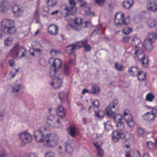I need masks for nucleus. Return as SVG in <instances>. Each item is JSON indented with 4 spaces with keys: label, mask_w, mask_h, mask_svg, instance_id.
Segmentation results:
<instances>
[{
    "label": "nucleus",
    "mask_w": 157,
    "mask_h": 157,
    "mask_svg": "<svg viewBox=\"0 0 157 157\" xmlns=\"http://www.w3.org/2000/svg\"><path fill=\"white\" fill-rule=\"evenodd\" d=\"M34 136L36 141L40 142H43L47 147H53L58 144L59 137L55 133L47 134L44 136L42 131L39 129L34 132Z\"/></svg>",
    "instance_id": "f257e3e1"
},
{
    "label": "nucleus",
    "mask_w": 157,
    "mask_h": 157,
    "mask_svg": "<svg viewBox=\"0 0 157 157\" xmlns=\"http://www.w3.org/2000/svg\"><path fill=\"white\" fill-rule=\"evenodd\" d=\"M118 130L113 131L112 132V138L115 142H117L120 139L124 140V143L129 140V138L126 137V135L122 131L124 129V125L122 121H118L116 125Z\"/></svg>",
    "instance_id": "f03ea898"
},
{
    "label": "nucleus",
    "mask_w": 157,
    "mask_h": 157,
    "mask_svg": "<svg viewBox=\"0 0 157 157\" xmlns=\"http://www.w3.org/2000/svg\"><path fill=\"white\" fill-rule=\"evenodd\" d=\"M134 54L136 55L135 59L141 62L144 67L147 68L148 66L149 59L148 57L145 55L143 50L139 48L136 49Z\"/></svg>",
    "instance_id": "7ed1b4c3"
},
{
    "label": "nucleus",
    "mask_w": 157,
    "mask_h": 157,
    "mask_svg": "<svg viewBox=\"0 0 157 157\" xmlns=\"http://www.w3.org/2000/svg\"><path fill=\"white\" fill-rule=\"evenodd\" d=\"M124 14L119 12L116 13L115 15L114 21L115 25L117 27H121L123 25H127L130 22V17L128 15L127 17L123 19Z\"/></svg>",
    "instance_id": "20e7f679"
},
{
    "label": "nucleus",
    "mask_w": 157,
    "mask_h": 157,
    "mask_svg": "<svg viewBox=\"0 0 157 157\" xmlns=\"http://www.w3.org/2000/svg\"><path fill=\"white\" fill-rule=\"evenodd\" d=\"M1 25L4 31L9 34H13L16 31L14 22L12 20L4 19L1 22Z\"/></svg>",
    "instance_id": "39448f33"
},
{
    "label": "nucleus",
    "mask_w": 157,
    "mask_h": 157,
    "mask_svg": "<svg viewBox=\"0 0 157 157\" xmlns=\"http://www.w3.org/2000/svg\"><path fill=\"white\" fill-rule=\"evenodd\" d=\"M26 51V49L23 46H20L18 43H17L14 46L13 48L10 50V54L12 58L16 59L20 52H22L21 57H23L25 56L26 54L25 52Z\"/></svg>",
    "instance_id": "423d86ee"
},
{
    "label": "nucleus",
    "mask_w": 157,
    "mask_h": 157,
    "mask_svg": "<svg viewBox=\"0 0 157 157\" xmlns=\"http://www.w3.org/2000/svg\"><path fill=\"white\" fill-rule=\"evenodd\" d=\"M55 71L51 70L50 71V75L53 80L51 83V85L53 86L54 89L59 87L63 83L62 79L59 77L55 76Z\"/></svg>",
    "instance_id": "0eeeda50"
},
{
    "label": "nucleus",
    "mask_w": 157,
    "mask_h": 157,
    "mask_svg": "<svg viewBox=\"0 0 157 157\" xmlns=\"http://www.w3.org/2000/svg\"><path fill=\"white\" fill-rule=\"evenodd\" d=\"M152 111L150 115V112H148L143 115L144 120L147 123H152L154 120V117H157V109L152 107Z\"/></svg>",
    "instance_id": "6e6552de"
},
{
    "label": "nucleus",
    "mask_w": 157,
    "mask_h": 157,
    "mask_svg": "<svg viewBox=\"0 0 157 157\" xmlns=\"http://www.w3.org/2000/svg\"><path fill=\"white\" fill-rule=\"evenodd\" d=\"M48 63L51 64V67L54 68L53 70H51L55 71V73H56L57 70L59 69L61 67L62 62L60 59H54L50 58L48 60Z\"/></svg>",
    "instance_id": "1a4fd4ad"
},
{
    "label": "nucleus",
    "mask_w": 157,
    "mask_h": 157,
    "mask_svg": "<svg viewBox=\"0 0 157 157\" xmlns=\"http://www.w3.org/2000/svg\"><path fill=\"white\" fill-rule=\"evenodd\" d=\"M18 136L20 141L23 144L30 142L32 141L31 135L27 131L21 132L18 134Z\"/></svg>",
    "instance_id": "9d476101"
},
{
    "label": "nucleus",
    "mask_w": 157,
    "mask_h": 157,
    "mask_svg": "<svg viewBox=\"0 0 157 157\" xmlns=\"http://www.w3.org/2000/svg\"><path fill=\"white\" fill-rule=\"evenodd\" d=\"M46 122L49 125L55 128H58L60 124L59 119L55 118L54 115L48 116L47 118Z\"/></svg>",
    "instance_id": "9b49d317"
},
{
    "label": "nucleus",
    "mask_w": 157,
    "mask_h": 157,
    "mask_svg": "<svg viewBox=\"0 0 157 157\" xmlns=\"http://www.w3.org/2000/svg\"><path fill=\"white\" fill-rule=\"evenodd\" d=\"M148 37L144 40L143 45L146 51H150L153 49L152 44L155 42V40L150 35H148Z\"/></svg>",
    "instance_id": "f8f14e48"
},
{
    "label": "nucleus",
    "mask_w": 157,
    "mask_h": 157,
    "mask_svg": "<svg viewBox=\"0 0 157 157\" xmlns=\"http://www.w3.org/2000/svg\"><path fill=\"white\" fill-rule=\"evenodd\" d=\"M116 105L114 103H110L109 105L105 108L106 114L108 117H111L115 114V112L118 110V108L116 109Z\"/></svg>",
    "instance_id": "ddd939ff"
},
{
    "label": "nucleus",
    "mask_w": 157,
    "mask_h": 157,
    "mask_svg": "<svg viewBox=\"0 0 157 157\" xmlns=\"http://www.w3.org/2000/svg\"><path fill=\"white\" fill-rule=\"evenodd\" d=\"M63 6H65L63 10L66 11V13L63 16L64 17H68L70 15L73 16L76 13L77 10V8L76 7L71 6L68 7L65 5Z\"/></svg>",
    "instance_id": "4468645a"
},
{
    "label": "nucleus",
    "mask_w": 157,
    "mask_h": 157,
    "mask_svg": "<svg viewBox=\"0 0 157 157\" xmlns=\"http://www.w3.org/2000/svg\"><path fill=\"white\" fill-rule=\"evenodd\" d=\"M82 19L81 18H78L75 17L74 20V22L75 26H72L71 25H70L75 30L77 31H79L81 29V27L79 25H80L82 24Z\"/></svg>",
    "instance_id": "2eb2a0df"
},
{
    "label": "nucleus",
    "mask_w": 157,
    "mask_h": 157,
    "mask_svg": "<svg viewBox=\"0 0 157 157\" xmlns=\"http://www.w3.org/2000/svg\"><path fill=\"white\" fill-rule=\"evenodd\" d=\"M48 31L50 34L55 36L58 34V28L55 25H51L48 28Z\"/></svg>",
    "instance_id": "dca6fc26"
},
{
    "label": "nucleus",
    "mask_w": 157,
    "mask_h": 157,
    "mask_svg": "<svg viewBox=\"0 0 157 157\" xmlns=\"http://www.w3.org/2000/svg\"><path fill=\"white\" fill-rule=\"evenodd\" d=\"M147 8L148 10L151 11H157V2L155 0H153L147 5Z\"/></svg>",
    "instance_id": "f3484780"
},
{
    "label": "nucleus",
    "mask_w": 157,
    "mask_h": 157,
    "mask_svg": "<svg viewBox=\"0 0 157 157\" xmlns=\"http://www.w3.org/2000/svg\"><path fill=\"white\" fill-rule=\"evenodd\" d=\"M57 115L60 118L63 119L65 116V113L64 112V109L61 106H59L56 110Z\"/></svg>",
    "instance_id": "a211bd4d"
},
{
    "label": "nucleus",
    "mask_w": 157,
    "mask_h": 157,
    "mask_svg": "<svg viewBox=\"0 0 157 157\" xmlns=\"http://www.w3.org/2000/svg\"><path fill=\"white\" fill-rule=\"evenodd\" d=\"M13 12L15 16L18 17L22 15L23 11L17 5H14L12 8Z\"/></svg>",
    "instance_id": "6ab92c4d"
},
{
    "label": "nucleus",
    "mask_w": 157,
    "mask_h": 157,
    "mask_svg": "<svg viewBox=\"0 0 157 157\" xmlns=\"http://www.w3.org/2000/svg\"><path fill=\"white\" fill-rule=\"evenodd\" d=\"M69 134L72 137H75L78 134V130L75 126H70L68 128Z\"/></svg>",
    "instance_id": "aec40b11"
},
{
    "label": "nucleus",
    "mask_w": 157,
    "mask_h": 157,
    "mask_svg": "<svg viewBox=\"0 0 157 157\" xmlns=\"http://www.w3.org/2000/svg\"><path fill=\"white\" fill-rule=\"evenodd\" d=\"M132 44L133 46L136 48L140 47V45L142 44H141V41L140 39L137 37L136 36H134L133 38V40L132 41Z\"/></svg>",
    "instance_id": "412c9836"
},
{
    "label": "nucleus",
    "mask_w": 157,
    "mask_h": 157,
    "mask_svg": "<svg viewBox=\"0 0 157 157\" xmlns=\"http://www.w3.org/2000/svg\"><path fill=\"white\" fill-rule=\"evenodd\" d=\"M59 98L62 103H64L67 100V95L63 91H61L59 94Z\"/></svg>",
    "instance_id": "4be33fe9"
},
{
    "label": "nucleus",
    "mask_w": 157,
    "mask_h": 157,
    "mask_svg": "<svg viewBox=\"0 0 157 157\" xmlns=\"http://www.w3.org/2000/svg\"><path fill=\"white\" fill-rule=\"evenodd\" d=\"M146 74L143 71H138L137 75L138 79L140 81H142L145 78Z\"/></svg>",
    "instance_id": "5701e85b"
},
{
    "label": "nucleus",
    "mask_w": 157,
    "mask_h": 157,
    "mask_svg": "<svg viewBox=\"0 0 157 157\" xmlns=\"http://www.w3.org/2000/svg\"><path fill=\"white\" fill-rule=\"evenodd\" d=\"M75 48L73 44H71L67 46L66 49V52L68 54H71L74 52Z\"/></svg>",
    "instance_id": "b1692460"
},
{
    "label": "nucleus",
    "mask_w": 157,
    "mask_h": 157,
    "mask_svg": "<svg viewBox=\"0 0 157 157\" xmlns=\"http://www.w3.org/2000/svg\"><path fill=\"white\" fill-rule=\"evenodd\" d=\"M74 145H70L69 144H66L65 146V151L68 153H71L74 149Z\"/></svg>",
    "instance_id": "393cba45"
},
{
    "label": "nucleus",
    "mask_w": 157,
    "mask_h": 157,
    "mask_svg": "<svg viewBox=\"0 0 157 157\" xmlns=\"http://www.w3.org/2000/svg\"><path fill=\"white\" fill-rule=\"evenodd\" d=\"M100 92L99 88L96 85L92 86L90 93L92 94H98Z\"/></svg>",
    "instance_id": "a878e982"
},
{
    "label": "nucleus",
    "mask_w": 157,
    "mask_h": 157,
    "mask_svg": "<svg viewBox=\"0 0 157 157\" xmlns=\"http://www.w3.org/2000/svg\"><path fill=\"white\" fill-rule=\"evenodd\" d=\"M103 124H104L105 128L106 131H109L110 130L112 129V125L110 121H107L106 122L104 123Z\"/></svg>",
    "instance_id": "bb28decb"
},
{
    "label": "nucleus",
    "mask_w": 157,
    "mask_h": 157,
    "mask_svg": "<svg viewBox=\"0 0 157 157\" xmlns=\"http://www.w3.org/2000/svg\"><path fill=\"white\" fill-rule=\"evenodd\" d=\"M63 71L65 74L68 75L70 73V68L69 64L65 63L64 65Z\"/></svg>",
    "instance_id": "cd10ccee"
},
{
    "label": "nucleus",
    "mask_w": 157,
    "mask_h": 157,
    "mask_svg": "<svg viewBox=\"0 0 157 157\" xmlns=\"http://www.w3.org/2000/svg\"><path fill=\"white\" fill-rule=\"evenodd\" d=\"M138 68L136 66H132L129 68L128 70V72L130 73L132 72L133 73L130 74L132 76H134L135 72H138Z\"/></svg>",
    "instance_id": "c85d7f7f"
},
{
    "label": "nucleus",
    "mask_w": 157,
    "mask_h": 157,
    "mask_svg": "<svg viewBox=\"0 0 157 157\" xmlns=\"http://www.w3.org/2000/svg\"><path fill=\"white\" fill-rule=\"evenodd\" d=\"M94 114L95 117L101 119L104 117L105 114V112L103 110H100L98 112L95 111Z\"/></svg>",
    "instance_id": "c756f323"
},
{
    "label": "nucleus",
    "mask_w": 157,
    "mask_h": 157,
    "mask_svg": "<svg viewBox=\"0 0 157 157\" xmlns=\"http://www.w3.org/2000/svg\"><path fill=\"white\" fill-rule=\"evenodd\" d=\"M156 24V22L152 19H149L147 21V25L149 28L154 27L155 26Z\"/></svg>",
    "instance_id": "7c9ffc66"
},
{
    "label": "nucleus",
    "mask_w": 157,
    "mask_h": 157,
    "mask_svg": "<svg viewBox=\"0 0 157 157\" xmlns=\"http://www.w3.org/2000/svg\"><path fill=\"white\" fill-rule=\"evenodd\" d=\"M13 39L11 37H8L4 40V45L6 46H9L12 43Z\"/></svg>",
    "instance_id": "2f4dec72"
},
{
    "label": "nucleus",
    "mask_w": 157,
    "mask_h": 157,
    "mask_svg": "<svg viewBox=\"0 0 157 157\" xmlns=\"http://www.w3.org/2000/svg\"><path fill=\"white\" fill-rule=\"evenodd\" d=\"M7 2L5 1H2L0 4V9L3 11L6 10L7 9Z\"/></svg>",
    "instance_id": "473e14b6"
},
{
    "label": "nucleus",
    "mask_w": 157,
    "mask_h": 157,
    "mask_svg": "<svg viewBox=\"0 0 157 157\" xmlns=\"http://www.w3.org/2000/svg\"><path fill=\"white\" fill-rule=\"evenodd\" d=\"M154 98V96L152 93H149L146 96V99L147 101L151 102L152 101Z\"/></svg>",
    "instance_id": "72a5a7b5"
},
{
    "label": "nucleus",
    "mask_w": 157,
    "mask_h": 157,
    "mask_svg": "<svg viewBox=\"0 0 157 157\" xmlns=\"http://www.w3.org/2000/svg\"><path fill=\"white\" fill-rule=\"evenodd\" d=\"M20 85L19 84H16L12 86V92L18 93L20 90Z\"/></svg>",
    "instance_id": "f704fd0d"
},
{
    "label": "nucleus",
    "mask_w": 157,
    "mask_h": 157,
    "mask_svg": "<svg viewBox=\"0 0 157 157\" xmlns=\"http://www.w3.org/2000/svg\"><path fill=\"white\" fill-rule=\"evenodd\" d=\"M83 47L84 48V51L86 52H89L91 49V47L88 44H84L83 45Z\"/></svg>",
    "instance_id": "c9c22d12"
},
{
    "label": "nucleus",
    "mask_w": 157,
    "mask_h": 157,
    "mask_svg": "<svg viewBox=\"0 0 157 157\" xmlns=\"http://www.w3.org/2000/svg\"><path fill=\"white\" fill-rule=\"evenodd\" d=\"M57 1L56 0H48L47 3L49 6H52L56 4Z\"/></svg>",
    "instance_id": "e433bc0d"
},
{
    "label": "nucleus",
    "mask_w": 157,
    "mask_h": 157,
    "mask_svg": "<svg viewBox=\"0 0 157 157\" xmlns=\"http://www.w3.org/2000/svg\"><path fill=\"white\" fill-rule=\"evenodd\" d=\"M132 29V28L126 27L123 29V33L124 34L128 35L131 32Z\"/></svg>",
    "instance_id": "4c0bfd02"
},
{
    "label": "nucleus",
    "mask_w": 157,
    "mask_h": 157,
    "mask_svg": "<svg viewBox=\"0 0 157 157\" xmlns=\"http://www.w3.org/2000/svg\"><path fill=\"white\" fill-rule=\"evenodd\" d=\"M147 144L149 149H152L155 147V145L152 142L149 141L147 143Z\"/></svg>",
    "instance_id": "58836bf2"
},
{
    "label": "nucleus",
    "mask_w": 157,
    "mask_h": 157,
    "mask_svg": "<svg viewBox=\"0 0 157 157\" xmlns=\"http://www.w3.org/2000/svg\"><path fill=\"white\" fill-rule=\"evenodd\" d=\"M100 29L99 28H97L95 29L92 33L91 35V37L92 36H95L98 34L100 30Z\"/></svg>",
    "instance_id": "ea45409f"
},
{
    "label": "nucleus",
    "mask_w": 157,
    "mask_h": 157,
    "mask_svg": "<svg viewBox=\"0 0 157 157\" xmlns=\"http://www.w3.org/2000/svg\"><path fill=\"white\" fill-rule=\"evenodd\" d=\"M44 156L45 157H54V154L53 152L49 151L45 154Z\"/></svg>",
    "instance_id": "a19ab883"
},
{
    "label": "nucleus",
    "mask_w": 157,
    "mask_h": 157,
    "mask_svg": "<svg viewBox=\"0 0 157 157\" xmlns=\"http://www.w3.org/2000/svg\"><path fill=\"white\" fill-rule=\"evenodd\" d=\"M0 157H7V154L6 151L3 150L0 151Z\"/></svg>",
    "instance_id": "79ce46f5"
},
{
    "label": "nucleus",
    "mask_w": 157,
    "mask_h": 157,
    "mask_svg": "<svg viewBox=\"0 0 157 157\" xmlns=\"http://www.w3.org/2000/svg\"><path fill=\"white\" fill-rule=\"evenodd\" d=\"M114 66L116 69L119 71L122 70L123 68L122 65L118 66V62H116L115 63Z\"/></svg>",
    "instance_id": "37998d69"
},
{
    "label": "nucleus",
    "mask_w": 157,
    "mask_h": 157,
    "mask_svg": "<svg viewBox=\"0 0 157 157\" xmlns=\"http://www.w3.org/2000/svg\"><path fill=\"white\" fill-rule=\"evenodd\" d=\"M128 125L131 128H132L134 126L135 123L133 120L126 121Z\"/></svg>",
    "instance_id": "c03bdc74"
},
{
    "label": "nucleus",
    "mask_w": 157,
    "mask_h": 157,
    "mask_svg": "<svg viewBox=\"0 0 157 157\" xmlns=\"http://www.w3.org/2000/svg\"><path fill=\"white\" fill-rule=\"evenodd\" d=\"M98 155L99 157H103L104 155V151L101 147L97 150Z\"/></svg>",
    "instance_id": "a18cd8bd"
},
{
    "label": "nucleus",
    "mask_w": 157,
    "mask_h": 157,
    "mask_svg": "<svg viewBox=\"0 0 157 157\" xmlns=\"http://www.w3.org/2000/svg\"><path fill=\"white\" fill-rule=\"evenodd\" d=\"M123 7L126 9H129L132 6L131 5L128 4L125 1L123 2Z\"/></svg>",
    "instance_id": "49530a36"
},
{
    "label": "nucleus",
    "mask_w": 157,
    "mask_h": 157,
    "mask_svg": "<svg viewBox=\"0 0 157 157\" xmlns=\"http://www.w3.org/2000/svg\"><path fill=\"white\" fill-rule=\"evenodd\" d=\"M99 103L98 100L94 101L92 103V105L94 107H96L98 109L99 108Z\"/></svg>",
    "instance_id": "de8ad7c7"
},
{
    "label": "nucleus",
    "mask_w": 157,
    "mask_h": 157,
    "mask_svg": "<svg viewBox=\"0 0 157 157\" xmlns=\"http://www.w3.org/2000/svg\"><path fill=\"white\" fill-rule=\"evenodd\" d=\"M148 35H150L155 40L157 39V29L156 33H149Z\"/></svg>",
    "instance_id": "09e8293b"
},
{
    "label": "nucleus",
    "mask_w": 157,
    "mask_h": 157,
    "mask_svg": "<svg viewBox=\"0 0 157 157\" xmlns=\"http://www.w3.org/2000/svg\"><path fill=\"white\" fill-rule=\"evenodd\" d=\"M61 51L60 50L56 49H52L50 52V53L52 54L53 53H54V54H56L59 53L61 52Z\"/></svg>",
    "instance_id": "8fccbe9b"
},
{
    "label": "nucleus",
    "mask_w": 157,
    "mask_h": 157,
    "mask_svg": "<svg viewBox=\"0 0 157 157\" xmlns=\"http://www.w3.org/2000/svg\"><path fill=\"white\" fill-rule=\"evenodd\" d=\"M25 157H37L36 155L34 153H29L25 154Z\"/></svg>",
    "instance_id": "3c124183"
},
{
    "label": "nucleus",
    "mask_w": 157,
    "mask_h": 157,
    "mask_svg": "<svg viewBox=\"0 0 157 157\" xmlns=\"http://www.w3.org/2000/svg\"><path fill=\"white\" fill-rule=\"evenodd\" d=\"M112 117H114V120L115 121L116 120L117 118L118 121H121V120L122 119V117L120 115H117L116 116H115V115L113 116Z\"/></svg>",
    "instance_id": "603ef678"
},
{
    "label": "nucleus",
    "mask_w": 157,
    "mask_h": 157,
    "mask_svg": "<svg viewBox=\"0 0 157 157\" xmlns=\"http://www.w3.org/2000/svg\"><path fill=\"white\" fill-rule=\"evenodd\" d=\"M69 2L71 7H76V3L75 0H69Z\"/></svg>",
    "instance_id": "864d4df0"
},
{
    "label": "nucleus",
    "mask_w": 157,
    "mask_h": 157,
    "mask_svg": "<svg viewBox=\"0 0 157 157\" xmlns=\"http://www.w3.org/2000/svg\"><path fill=\"white\" fill-rule=\"evenodd\" d=\"M38 12V10L37 9H36L33 15L34 18L36 19V20H37L39 19Z\"/></svg>",
    "instance_id": "5fc2aeb1"
},
{
    "label": "nucleus",
    "mask_w": 157,
    "mask_h": 157,
    "mask_svg": "<svg viewBox=\"0 0 157 157\" xmlns=\"http://www.w3.org/2000/svg\"><path fill=\"white\" fill-rule=\"evenodd\" d=\"M73 45L75 48H76L77 47H78L79 48H80L82 47H83V44H82L81 41L78 42L77 43L75 44H74Z\"/></svg>",
    "instance_id": "6e6d98bb"
},
{
    "label": "nucleus",
    "mask_w": 157,
    "mask_h": 157,
    "mask_svg": "<svg viewBox=\"0 0 157 157\" xmlns=\"http://www.w3.org/2000/svg\"><path fill=\"white\" fill-rule=\"evenodd\" d=\"M124 119L126 121H130L132 120V117L131 115L128 114V116L124 117Z\"/></svg>",
    "instance_id": "4d7b16f0"
},
{
    "label": "nucleus",
    "mask_w": 157,
    "mask_h": 157,
    "mask_svg": "<svg viewBox=\"0 0 157 157\" xmlns=\"http://www.w3.org/2000/svg\"><path fill=\"white\" fill-rule=\"evenodd\" d=\"M138 132L140 135H142L145 133V132L143 129L140 128H138Z\"/></svg>",
    "instance_id": "13d9d810"
},
{
    "label": "nucleus",
    "mask_w": 157,
    "mask_h": 157,
    "mask_svg": "<svg viewBox=\"0 0 157 157\" xmlns=\"http://www.w3.org/2000/svg\"><path fill=\"white\" fill-rule=\"evenodd\" d=\"M95 2L100 6H102L104 2L103 0H94Z\"/></svg>",
    "instance_id": "bf43d9fd"
},
{
    "label": "nucleus",
    "mask_w": 157,
    "mask_h": 157,
    "mask_svg": "<svg viewBox=\"0 0 157 157\" xmlns=\"http://www.w3.org/2000/svg\"><path fill=\"white\" fill-rule=\"evenodd\" d=\"M133 155L132 157H141L140 153L138 151H135L133 152Z\"/></svg>",
    "instance_id": "052dcab7"
},
{
    "label": "nucleus",
    "mask_w": 157,
    "mask_h": 157,
    "mask_svg": "<svg viewBox=\"0 0 157 157\" xmlns=\"http://www.w3.org/2000/svg\"><path fill=\"white\" fill-rule=\"evenodd\" d=\"M123 39L124 43H127L130 39V37L128 36H126L123 37Z\"/></svg>",
    "instance_id": "680f3d73"
},
{
    "label": "nucleus",
    "mask_w": 157,
    "mask_h": 157,
    "mask_svg": "<svg viewBox=\"0 0 157 157\" xmlns=\"http://www.w3.org/2000/svg\"><path fill=\"white\" fill-rule=\"evenodd\" d=\"M78 2H81V7H86V5L87 4L86 3L84 2V1H83L82 0H78Z\"/></svg>",
    "instance_id": "e2e57ef3"
},
{
    "label": "nucleus",
    "mask_w": 157,
    "mask_h": 157,
    "mask_svg": "<svg viewBox=\"0 0 157 157\" xmlns=\"http://www.w3.org/2000/svg\"><path fill=\"white\" fill-rule=\"evenodd\" d=\"M89 41V40L88 38H85L83 39L81 41L82 44L84 45V44H87V42Z\"/></svg>",
    "instance_id": "0e129e2a"
},
{
    "label": "nucleus",
    "mask_w": 157,
    "mask_h": 157,
    "mask_svg": "<svg viewBox=\"0 0 157 157\" xmlns=\"http://www.w3.org/2000/svg\"><path fill=\"white\" fill-rule=\"evenodd\" d=\"M9 63L11 67H12L14 64V61L13 59H10L9 61Z\"/></svg>",
    "instance_id": "69168bd1"
},
{
    "label": "nucleus",
    "mask_w": 157,
    "mask_h": 157,
    "mask_svg": "<svg viewBox=\"0 0 157 157\" xmlns=\"http://www.w3.org/2000/svg\"><path fill=\"white\" fill-rule=\"evenodd\" d=\"M125 1L128 4L132 6L133 2V0H127Z\"/></svg>",
    "instance_id": "338daca9"
},
{
    "label": "nucleus",
    "mask_w": 157,
    "mask_h": 157,
    "mask_svg": "<svg viewBox=\"0 0 157 157\" xmlns=\"http://www.w3.org/2000/svg\"><path fill=\"white\" fill-rule=\"evenodd\" d=\"M75 141L74 140H70L69 141V143L67 144L70 145H74L75 146Z\"/></svg>",
    "instance_id": "774afa93"
}]
</instances>
